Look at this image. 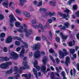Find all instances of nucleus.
Masks as SVG:
<instances>
[{"instance_id":"obj_1","label":"nucleus","mask_w":79,"mask_h":79,"mask_svg":"<svg viewBox=\"0 0 79 79\" xmlns=\"http://www.w3.org/2000/svg\"><path fill=\"white\" fill-rule=\"evenodd\" d=\"M24 27L25 28L23 29V26H20V29H17V31L19 32H25L26 33L25 35L27 37H29L31 34L32 33V31L31 30H28L27 29V26L25 24H23Z\"/></svg>"},{"instance_id":"obj_2","label":"nucleus","mask_w":79,"mask_h":79,"mask_svg":"<svg viewBox=\"0 0 79 79\" xmlns=\"http://www.w3.org/2000/svg\"><path fill=\"white\" fill-rule=\"evenodd\" d=\"M23 46H21L22 49L20 54V56L21 58H23L24 57V52L25 51V49H24V48H28V44L24 42H23Z\"/></svg>"},{"instance_id":"obj_3","label":"nucleus","mask_w":79,"mask_h":79,"mask_svg":"<svg viewBox=\"0 0 79 79\" xmlns=\"http://www.w3.org/2000/svg\"><path fill=\"white\" fill-rule=\"evenodd\" d=\"M47 58L46 56H45L43 59L42 61L44 64V65L42 66L41 67V71L43 72V73H45L46 71V67L45 66V64L47 63Z\"/></svg>"},{"instance_id":"obj_4","label":"nucleus","mask_w":79,"mask_h":79,"mask_svg":"<svg viewBox=\"0 0 79 79\" xmlns=\"http://www.w3.org/2000/svg\"><path fill=\"white\" fill-rule=\"evenodd\" d=\"M63 50L64 52V53H63V52H62L61 50H60L59 51V53L60 54L59 58L60 59H64L65 56H66V55H68V53L66 51V50L64 48L63 49Z\"/></svg>"},{"instance_id":"obj_5","label":"nucleus","mask_w":79,"mask_h":79,"mask_svg":"<svg viewBox=\"0 0 79 79\" xmlns=\"http://www.w3.org/2000/svg\"><path fill=\"white\" fill-rule=\"evenodd\" d=\"M10 27H13V21H16V20L15 17L13 14H11L10 15Z\"/></svg>"},{"instance_id":"obj_6","label":"nucleus","mask_w":79,"mask_h":79,"mask_svg":"<svg viewBox=\"0 0 79 79\" xmlns=\"http://www.w3.org/2000/svg\"><path fill=\"white\" fill-rule=\"evenodd\" d=\"M19 57L18 54L15 52H12L10 54V58L11 59H18Z\"/></svg>"},{"instance_id":"obj_7","label":"nucleus","mask_w":79,"mask_h":79,"mask_svg":"<svg viewBox=\"0 0 79 79\" xmlns=\"http://www.w3.org/2000/svg\"><path fill=\"white\" fill-rule=\"evenodd\" d=\"M27 62H23V66H21L20 68V70H24L26 69H27L28 68H29V66H27Z\"/></svg>"},{"instance_id":"obj_8","label":"nucleus","mask_w":79,"mask_h":79,"mask_svg":"<svg viewBox=\"0 0 79 79\" xmlns=\"http://www.w3.org/2000/svg\"><path fill=\"white\" fill-rule=\"evenodd\" d=\"M56 75L58 77H55V76L53 74H52L51 76V77L52 79H60V76L57 73H56Z\"/></svg>"},{"instance_id":"obj_9","label":"nucleus","mask_w":79,"mask_h":79,"mask_svg":"<svg viewBox=\"0 0 79 79\" xmlns=\"http://www.w3.org/2000/svg\"><path fill=\"white\" fill-rule=\"evenodd\" d=\"M55 15V13L54 12H53L52 13H51V12L48 11L46 12L44 16V18H47L48 15L49 16H53L54 15Z\"/></svg>"},{"instance_id":"obj_10","label":"nucleus","mask_w":79,"mask_h":79,"mask_svg":"<svg viewBox=\"0 0 79 79\" xmlns=\"http://www.w3.org/2000/svg\"><path fill=\"white\" fill-rule=\"evenodd\" d=\"M34 56L35 58H39L40 56V51H36L34 53Z\"/></svg>"},{"instance_id":"obj_11","label":"nucleus","mask_w":79,"mask_h":79,"mask_svg":"<svg viewBox=\"0 0 79 79\" xmlns=\"http://www.w3.org/2000/svg\"><path fill=\"white\" fill-rule=\"evenodd\" d=\"M40 47V45L36 44L33 47V50H39Z\"/></svg>"},{"instance_id":"obj_12","label":"nucleus","mask_w":79,"mask_h":79,"mask_svg":"<svg viewBox=\"0 0 79 79\" xmlns=\"http://www.w3.org/2000/svg\"><path fill=\"white\" fill-rule=\"evenodd\" d=\"M69 63H70V58H69V57L68 56L66 58L65 64L66 66H68Z\"/></svg>"},{"instance_id":"obj_13","label":"nucleus","mask_w":79,"mask_h":79,"mask_svg":"<svg viewBox=\"0 0 79 79\" xmlns=\"http://www.w3.org/2000/svg\"><path fill=\"white\" fill-rule=\"evenodd\" d=\"M38 64V62H37V61H35L34 62V66L35 68H36L37 70L39 71V69H40V67L39 66H37Z\"/></svg>"},{"instance_id":"obj_14","label":"nucleus","mask_w":79,"mask_h":79,"mask_svg":"<svg viewBox=\"0 0 79 79\" xmlns=\"http://www.w3.org/2000/svg\"><path fill=\"white\" fill-rule=\"evenodd\" d=\"M70 73L71 76H74V75H76V69L74 68H73V71L72 69L70 70Z\"/></svg>"},{"instance_id":"obj_15","label":"nucleus","mask_w":79,"mask_h":79,"mask_svg":"<svg viewBox=\"0 0 79 79\" xmlns=\"http://www.w3.org/2000/svg\"><path fill=\"white\" fill-rule=\"evenodd\" d=\"M20 3L19 5L21 6H23L24 5V2H26V0H19Z\"/></svg>"},{"instance_id":"obj_16","label":"nucleus","mask_w":79,"mask_h":79,"mask_svg":"<svg viewBox=\"0 0 79 79\" xmlns=\"http://www.w3.org/2000/svg\"><path fill=\"white\" fill-rule=\"evenodd\" d=\"M58 13L59 15L60 16H61L62 18H67V15H66V14H62L60 12H58Z\"/></svg>"},{"instance_id":"obj_17","label":"nucleus","mask_w":79,"mask_h":79,"mask_svg":"<svg viewBox=\"0 0 79 79\" xmlns=\"http://www.w3.org/2000/svg\"><path fill=\"white\" fill-rule=\"evenodd\" d=\"M23 15H25V16H26L27 18H30L31 17V15L27 12L24 11L23 12Z\"/></svg>"},{"instance_id":"obj_18","label":"nucleus","mask_w":79,"mask_h":79,"mask_svg":"<svg viewBox=\"0 0 79 79\" xmlns=\"http://www.w3.org/2000/svg\"><path fill=\"white\" fill-rule=\"evenodd\" d=\"M60 35L62 37V39H63V41H64V40L66 39L68 37V36H65L62 33H60Z\"/></svg>"},{"instance_id":"obj_19","label":"nucleus","mask_w":79,"mask_h":79,"mask_svg":"<svg viewBox=\"0 0 79 79\" xmlns=\"http://www.w3.org/2000/svg\"><path fill=\"white\" fill-rule=\"evenodd\" d=\"M11 41H12V38L11 37H8L6 40V43H10V42H11Z\"/></svg>"},{"instance_id":"obj_20","label":"nucleus","mask_w":79,"mask_h":79,"mask_svg":"<svg viewBox=\"0 0 79 79\" xmlns=\"http://www.w3.org/2000/svg\"><path fill=\"white\" fill-rule=\"evenodd\" d=\"M0 67L2 69H7V66L6 64H3L0 65Z\"/></svg>"},{"instance_id":"obj_21","label":"nucleus","mask_w":79,"mask_h":79,"mask_svg":"<svg viewBox=\"0 0 79 79\" xmlns=\"http://www.w3.org/2000/svg\"><path fill=\"white\" fill-rule=\"evenodd\" d=\"M13 39L15 40H18L19 41L21 42H23V41L21 40V38L18 37V36H14L12 38Z\"/></svg>"},{"instance_id":"obj_22","label":"nucleus","mask_w":79,"mask_h":79,"mask_svg":"<svg viewBox=\"0 0 79 79\" xmlns=\"http://www.w3.org/2000/svg\"><path fill=\"white\" fill-rule=\"evenodd\" d=\"M18 77H20V75L19 74H17V75L15 76V77H9L8 78L10 79H17Z\"/></svg>"},{"instance_id":"obj_23","label":"nucleus","mask_w":79,"mask_h":79,"mask_svg":"<svg viewBox=\"0 0 79 79\" xmlns=\"http://www.w3.org/2000/svg\"><path fill=\"white\" fill-rule=\"evenodd\" d=\"M33 71L36 77V79H38V77L37 76V71H36V70L35 69H33Z\"/></svg>"},{"instance_id":"obj_24","label":"nucleus","mask_w":79,"mask_h":79,"mask_svg":"<svg viewBox=\"0 0 79 79\" xmlns=\"http://www.w3.org/2000/svg\"><path fill=\"white\" fill-rule=\"evenodd\" d=\"M2 60L3 61H8L10 60V58H8L6 57H2Z\"/></svg>"},{"instance_id":"obj_25","label":"nucleus","mask_w":79,"mask_h":79,"mask_svg":"<svg viewBox=\"0 0 79 79\" xmlns=\"http://www.w3.org/2000/svg\"><path fill=\"white\" fill-rule=\"evenodd\" d=\"M75 44V41L74 40H73V42L72 41H70L69 42V46L72 47L73 45H74Z\"/></svg>"},{"instance_id":"obj_26","label":"nucleus","mask_w":79,"mask_h":79,"mask_svg":"<svg viewBox=\"0 0 79 79\" xmlns=\"http://www.w3.org/2000/svg\"><path fill=\"white\" fill-rule=\"evenodd\" d=\"M49 5L52 6H56V2L51 1L49 2Z\"/></svg>"},{"instance_id":"obj_27","label":"nucleus","mask_w":79,"mask_h":79,"mask_svg":"<svg viewBox=\"0 0 79 79\" xmlns=\"http://www.w3.org/2000/svg\"><path fill=\"white\" fill-rule=\"evenodd\" d=\"M38 27L39 28H40V29H41L43 32H45V30L44 29V27L42 24H39L38 25Z\"/></svg>"},{"instance_id":"obj_28","label":"nucleus","mask_w":79,"mask_h":79,"mask_svg":"<svg viewBox=\"0 0 79 79\" xmlns=\"http://www.w3.org/2000/svg\"><path fill=\"white\" fill-rule=\"evenodd\" d=\"M15 25L16 27H19L21 25V23L18 21H17L15 23Z\"/></svg>"},{"instance_id":"obj_29","label":"nucleus","mask_w":79,"mask_h":79,"mask_svg":"<svg viewBox=\"0 0 79 79\" xmlns=\"http://www.w3.org/2000/svg\"><path fill=\"white\" fill-rule=\"evenodd\" d=\"M7 66V68H8V67L9 66H10L12 64V63L11 62H7L6 64Z\"/></svg>"},{"instance_id":"obj_30","label":"nucleus","mask_w":79,"mask_h":79,"mask_svg":"<svg viewBox=\"0 0 79 79\" xmlns=\"http://www.w3.org/2000/svg\"><path fill=\"white\" fill-rule=\"evenodd\" d=\"M8 2L6 3L4 2L3 3V6L6 8H8Z\"/></svg>"},{"instance_id":"obj_31","label":"nucleus","mask_w":79,"mask_h":79,"mask_svg":"<svg viewBox=\"0 0 79 79\" xmlns=\"http://www.w3.org/2000/svg\"><path fill=\"white\" fill-rule=\"evenodd\" d=\"M15 12L18 15H20L21 14V10L19 9H17L16 10Z\"/></svg>"},{"instance_id":"obj_32","label":"nucleus","mask_w":79,"mask_h":79,"mask_svg":"<svg viewBox=\"0 0 79 79\" xmlns=\"http://www.w3.org/2000/svg\"><path fill=\"white\" fill-rule=\"evenodd\" d=\"M70 52L72 54H74L75 52V50L74 49H71L70 50Z\"/></svg>"},{"instance_id":"obj_33","label":"nucleus","mask_w":79,"mask_h":79,"mask_svg":"<svg viewBox=\"0 0 79 79\" xmlns=\"http://www.w3.org/2000/svg\"><path fill=\"white\" fill-rule=\"evenodd\" d=\"M32 24H36L37 23V21H36V19H34L32 20Z\"/></svg>"},{"instance_id":"obj_34","label":"nucleus","mask_w":79,"mask_h":79,"mask_svg":"<svg viewBox=\"0 0 79 79\" xmlns=\"http://www.w3.org/2000/svg\"><path fill=\"white\" fill-rule=\"evenodd\" d=\"M49 57H50V59L51 60H52L53 62V63H55V59H54V58H53V56H52L51 55H50Z\"/></svg>"},{"instance_id":"obj_35","label":"nucleus","mask_w":79,"mask_h":79,"mask_svg":"<svg viewBox=\"0 0 79 79\" xmlns=\"http://www.w3.org/2000/svg\"><path fill=\"white\" fill-rule=\"evenodd\" d=\"M56 41H57V42L60 43V37H58V36H56Z\"/></svg>"},{"instance_id":"obj_36","label":"nucleus","mask_w":79,"mask_h":79,"mask_svg":"<svg viewBox=\"0 0 79 79\" xmlns=\"http://www.w3.org/2000/svg\"><path fill=\"white\" fill-rule=\"evenodd\" d=\"M15 44L16 45H20L21 43L19 41H15Z\"/></svg>"},{"instance_id":"obj_37","label":"nucleus","mask_w":79,"mask_h":79,"mask_svg":"<svg viewBox=\"0 0 79 79\" xmlns=\"http://www.w3.org/2000/svg\"><path fill=\"white\" fill-rule=\"evenodd\" d=\"M64 25L66 27H67H67H68L69 26V23H65L64 24Z\"/></svg>"},{"instance_id":"obj_38","label":"nucleus","mask_w":79,"mask_h":79,"mask_svg":"<svg viewBox=\"0 0 79 79\" xmlns=\"http://www.w3.org/2000/svg\"><path fill=\"white\" fill-rule=\"evenodd\" d=\"M5 36V34L4 33H2L0 34V37H4Z\"/></svg>"},{"instance_id":"obj_39","label":"nucleus","mask_w":79,"mask_h":79,"mask_svg":"<svg viewBox=\"0 0 79 79\" xmlns=\"http://www.w3.org/2000/svg\"><path fill=\"white\" fill-rule=\"evenodd\" d=\"M49 52L50 53H53L54 52V50H53V49L52 48H51L50 49H49Z\"/></svg>"},{"instance_id":"obj_40","label":"nucleus","mask_w":79,"mask_h":79,"mask_svg":"<svg viewBox=\"0 0 79 79\" xmlns=\"http://www.w3.org/2000/svg\"><path fill=\"white\" fill-rule=\"evenodd\" d=\"M74 1L75 0H70L68 1V5H71V4L72 3V2H74Z\"/></svg>"},{"instance_id":"obj_41","label":"nucleus","mask_w":79,"mask_h":79,"mask_svg":"<svg viewBox=\"0 0 79 79\" xmlns=\"http://www.w3.org/2000/svg\"><path fill=\"white\" fill-rule=\"evenodd\" d=\"M61 74L63 76V77H64V76H66V73H65V72L64 71H63L61 73Z\"/></svg>"},{"instance_id":"obj_42","label":"nucleus","mask_w":79,"mask_h":79,"mask_svg":"<svg viewBox=\"0 0 79 79\" xmlns=\"http://www.w3.org/2000/svg\"><path fill=\"white\" fill-rule=\"evenodd\" d=\"M13 72V69H11L10 70L7 71L6 72L7 74H11Z\"/></svg>"},{"instance_id":"obj_43","label":"nucleus","mask_w":79,"mask_h":79,"mask_svg":"<svg viewBox=\"0 0 79 79\" xmlns=\"http://www.w3.org/2000/svg\"><path fill=\"white\" fill-rule=\"evenodd\" d=\"M3 50L4 52H8V49L7 48L5 47L4 48Z\"/></svg>"},{"instance_id":"obj_44","label":"nucleus","mask_w":79,"mask_h":79,"mask_svg":"<svg viewBox=\"0 0 79 79\" xmlns=\"http://www.w3.org/2000/svg\"><path fill=\"white\" fill-rule=\"evenodd\" d=\"M65 8H66V10H64V12H65V13H69V12L70 11V10L66 8V7Z\"/></svg>"},{"instance_id":"obj_45","label":"nucleus","mask_w":79,"mask_h":79,"mask_svg":"<svg viewBox=\"0 0 79 79\" xmlns=\"http://www.w3.org/2000/svg\"><path fill=\"white\" fill-rule=\"evenodd\" d=\"M23 77H25V78H27V75L26 74H23L22 76Z\"/></svg>"},{"instance_id":"obj_46","label":"nucleus","mask_w":79,"mask_h":79,"mask_svg":"<svg viewBox=\"0 0 79 79\" xmlns=\"http://www.w3.org/2000/svg\"><path fill=\"white\" fill-rule=\"evenodd\" d=\"M36 40L37 41H40V38L39 37H36L35 38Z\"/></svg>"},{"instance_id":"obj_47","label":"nucleus","mask_w":79,"mask_h":79,"mask_svg":"<svg viewBox=\"0 0 79 79\" xmlns=\"http://www.w3.org/2000/svg\"><path fill=\"white\" fill-rule=\"evenodd\" d=\"M42 5V1H41L39 2L38 6H41Z\"/></svg>"},{"instance_id":"obj_48","label":"nucleus","mask_w":79,"mask_h":79,"mask_svg":"<svg viewBox=\"0 0 79 79\" xmlns=\"http://www.w3.org/2000/svg\"><path fill=\"white\" fill-rule=\"evenodd\" d=\"M56 61L58 64H59V63H60V59H59V58H56Z\"/></svg>"},{"instance_id":"obj_49","label":"nucleus","mask_w":79,"mask_h":79,"mask_svg":"<svg viewBox=\"0 0 79 79\" xmlns=\"http://www.w3.org/2000/svg\"><path fill=\"white\" fill-rule=\"evenodd\" d=\"M4 18L3 15L0 14V20H2Z\"/></svg>"},{"instance_id":"obj_50","label":"nucleus","mask_w":79,"mask_h":79,"mask_svg":"<svg viewBox=\"0 0 79 79\" xmlns=\"http://www.w3.org/2000/svg\"><path fill=\"white\" fill-rule=\"evenodd\" d=\"M42 39H44V40H46L47 38H46V37H45V36L43 34L42 35Z\"/></svg>"},{"instance_id":"obj_51","label":"nucleus","mask_w":79,"mask_h":79,"mask_svg":"<svg viewBox=\"0 0 79 79\" xmlns=\"http://www.w3.org/2000/svg\"><path fill=\"white\" fill-rule=\"evenodd\" d=\"M44 29H47V28H48V29H49V25L48 24V25H45L44 26Z\"/></svg>"},{"instance_id":"obj_52","label":"nucleus","mask_w":79,"mask_h":79,"mask_svg":"<svg viewBox=\"0 0 79 79\" xmlns=\"http://www.w3.org/2000/svg\"><path fill=\"white\" fill-rule=\"evenodd\" d=\"M32 27H34V28H35V29H39V26H36L35 25H32Z\"/></svg>"},{"instance_id":"obj_53","label":"nucleus","mask_w":79,"mask_h":79,"mask_svg":"<svg viewBox=\"0 0 79 79\" xmlns=\"http://www.w3.org/2000/svg\"><path fill=\"white\" fill-rule=\"evenodd\" d=\"M40 11H46V9H45L44 8H40Z\"/></svg>"},{"instance_id":"obj_54","label":"nucleus","mask_w":79,"mask_h":79,"mask_svg":"<svg viewBox=\"0 0 79 79\" xmlns=\"http://www.w3.org/2000/svg\"><path fill=\"white\" fill-rule=\"evenodd\" d=\"M21 47H19L18 48H16V51L17 52H19V50H21Z\"/></svg>"},{"instance_id":"obj_55","label":"nucleus","mask_w":79,"mask_h":79,"mask_svg":"<svg viewBox=\"0 0 79 79\" xmlns=\"http://www.w3.org/2000/svg\"><path fill=\"white\" fill-rule=\"evenodd\" d=\"M49 23H52V20L51 19H49L48 21Z\"/></svg>"},{"instance_id":"obj_56","label":"nucleus","mask_w":79,"mask_h":79,"mask_svg":"<svg viewBox=\"0 0 79 79\" xmlns=\"http://www.w3.org/2000/svg\"><path fill=\"white\" fill-rule=\"evenodd\" d=\"M75 14L77 15V16L79 17V11L76 12Z\"/></svg>"},{"instance_id":"obj_57","label":"nucleus","mask_w":79,"mask_h":79,"mask_svg":"<svg viewBox=\"0 0 79 79\" xmlns=\"http://www.w3.org/2000/svg\"><path fill=\"white\" fill-rule=\"evenodd\" d=\"M14 69L15 71H18V67L16 66L14 67Z\"/></svg>"},{"instance_id":"obj_58","label":"nucleus","mask_w":79,"mask_h":79,"mask_svg":"<svg viewBox=\"0 0 79 79\" xmlns=\"http://www.w3.org/2000/svg\"><path fill=\"white\" fill-rule=\"evenodd\" d=\"M56 70L57 73H60V71L59 69H58V68L57 67H56Z\"/></svg>"},{"instance_id":"obj_59","label":"nucleus","mask_w":79,"mask_h":79,"mask_svg":"<svg viewBox=\"0 0 79 79\" xmlns=\"http://www.w3.org/2000/svg\"><path fill=\"white\" fill-rule=\"evenodd\" d=\"M73 7L74 10H76V9H77V6H76V5L73 6Z\"/></svg>"},{"instance_id":"obj_60","label":"nucleus","mask_w":79,"mask_h":79,"mask_svg":"<svg viewBox=\"0 0 79 79\" xmlns=\"http://www.w3.org/2000/svg\"><path fill=\"white\" fill-rule=\"evenodd\" d=\"M31 74H30L28 75V76L27 77V78H26V79H30L28 78H31Z\"/></svg>"},{"instance_id":"obj_61","label":"nucleus","mask_w":79,"mask_h":79,"mask_svg":"<svg viewBox=\"0 0 79 79\" xmlns=\"http://www.w3.org/2000/svg\"><path fill=\"white\" fill-rule=\"evenodd\" d=\"M54 45L55 47V48L56 49V48H58V46H57V45H56V43H54Z\"/></svg>"},{"instance_id":"obj_62","label":"nucleus","mask_w":79,"mask_h":79,"mask_svg":"<svg viewBox=\"0 0 79 79\" xmlns=\"http://www.w3.org/2000/svg\"><path fill=\"white\" fill-rule=\"evenodd\" d=\"M77 39L79 40V33L76 35Z\"/></svg>"},{"instance_id":"obj_63","label":"nucleus","mask_w":79,"mask_h":79,"mask_svg":"<svg viewBox=\"0 0 79 79\" xmlns=\"http://www.w3.org/2000/svg\"><path fill=\"white\" fill-rule=\"evenodd\" d=\"M41 54L42 55L44 56V55H45V52H44V51H42L41 52Z\"/></svg>"},{"instance_id":"obj_64","label":"nucleus","mask_w":79,"mask_h":79,"mask_svg":"<svg viewBox=\"0 0 79 79\" xmlns=\"http://www.w3.org/2000/svg\"><path fill=\"white\" fill-rule=\"evenodd\" d=\"M77 69L79 71V64H77Z\"/></svg>"}]
</instances>
